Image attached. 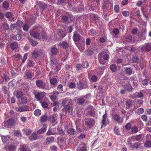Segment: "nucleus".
<instances>
[{"label":"nucleus","instance_id":"nucleus-6","mask_svg":"<svg viewBox=\"0 0 151 151\" xmlns=\"http://www.w3.org/2000/svg\"><path fill=\"white\" fill-rule=\"evenodd\" d=\"M39 28L37 27H33L30 30V33L31 36L36 39H41V35L38 32Z\"/></svg>","mask_w":151,"mask_h":151},{"label":"nucleus","instance_id":"nucleus-64","mask_svg":"<svg viewBox=\"0 0 151 151\" xmlns=\"http://www.w3.org/2000/svg\"><path fill=\"white\" fill-rule=\"evenodd\" d=\"M79 47H82L83 48L85 47V41L83 39H81L79 42Z\"/></svg>","mask_w":151,"mask_h":151},{"label":"nucleus","instance_id":"nucleus-19","mask_svg":"<svg viewBox=\"0 0 151 151\" xmlns=\"http://www.w3.org/2000/svg\"><path fill=\"white\" fill-rule=\"evenodd\" d=\"M24 77L25 79H31L32 76L30 71L27 70L24 73Z\"/></svg>","mask_w":151,"mask_h":151},{"label":"nucleus","instance_id":"nucleus-1","mask_svg":"<svg viewBox=\"0 0 151 151\" xmlns=\"http://www.w3.org/2000/svg\"><path fill=\"white\" fill-rule=\"evenodd\" d=\"M78 81L77 83L78 88L80 90L87 88L88 86L86 78L82 76L78 77Z\"/></svg>","mask_w":151,"mask_h":151},{"label":"nucleus","instance_id":"nucleus-12","mask_svg":"<svg viewBox=\"0 0 151 151\" xmlns=\"http://www.w3.org/2000/svg\"><path fill=\"white\" fill-rule=\"evenodd\" d=\"M87 110H88L87 114L91 116H95V115L93 107L91 106H88L87 108Z\"/></svg>","mask_w":151,"mask_h":151},{"label":"nucleus","instance_id":"nucleus-53","mask_svg":"<svg viewBox=\"0 0 151 151\" xmlns=\"http://www.w3.org/2000/svg\"><path fill=\"white\" fill-rule=\"evenodd\" d=\"M113 32L114 34L115 35H114V37H117L119 32V31L118 29L117 28L114 29L113 30Z\"/></svg>","mask_w":151,"mask_h":151},{"label":"nucleus","instance_id":"nucleus-24","mask_svg":"<svg viewBox=\"0 0 151 151\" xmlns=\"http://www.w3.org/2000/svg\"><path fill=\"white\" fill-rule=\"evenodd\" d=\"M59 45L64 49H66L68 47V44L67 42L65 41H62L60 42Z\"/></svg>","mask_w":151,"mask_h":151},{"label":"nucleus","instance_id":"nucleus-30","mask_svg":"<svg viewBox=\"0 0 151 151\" xmlns=\"http://www.w3.org/2000/svg\"><path fill=\"white\" fill-rule=\"evenodd\" d=\"M48 119V117L47 115L45 114L41 117L40 122L41 123L45 122Z\"/></svg>","mask_w":151,"mask_h":151},{"label":"nucleus","instance_id":"nucleus-17","mask_svg":"<svg viewBox=\"0 0 151 151\" xmlns=\"http://www.w3.org/2000/svg\"><path fill=\"white\" fill-rule=\"evenodd\" d=\"M17 111L20 112L25 111H29L28 107L27 105H21L17 109Z\"/></svg>","mask_w":151,"mask_h":151},{"label":"nucleus","instance_id":"nucleus-48","mask_svg":"<svg viewBox=\"0 0 151 151\" xmlns=\"http://www.w3.org/2000/svg\"><path fill=\"white\" fill-rule=\"evenodd\" d=\"M66 35V33L63 30H60L58 33V35L60 37L63 38Z\"/></svg>","mask_w":151,"mask_h":151},{"label":"nucleus","instance_id":"nucleus-52","mask_svg":"<svg viewBox=\"0 0 151 151\" xmlns=\"http://www.w3.org/2000/svg\"><path fill=\"white\" fill-rule=\"evenodd\" d=\"M24 24L23 22L21 20H18L16 23V24L18 27L20 28L22 27Z\"/></svg>","mask_w":151,"mask_h":151},{"label":"nucleus","instance_id":"nucleus-44","mask_svg":"<svg viewBox=\"0 0 151 151\" xmlns=\"http://www.w3.org/2000/svg\"><path fill=\"white\" fill-rule=\"evenodd\" d=\"M20 103L23 104H26L27 102V98L25 96H23L19 99Z\"/></svg>","mask_w":151,"mask_h":151},{"label":"nucleus","instance_id":"nucleus-25","mask_svg":"<svg viewBox=\"0 0 151 151\" xmlns=\"http://www.w3.org/2000/svg\"><path fill=\"white\" fill-rule=\"evenodd\" d=\"M47 125L46 124H44L43 125L42 128H41V129H39L37 131V133L38 134H40L44 133V132H46V128H47Z\"/></svg>","mask_w":151,"mask_h":151},{"label":"nucleus","instance_id":"nucleus-7","mask_svg":"<svg viewBox=\"0 0 151 151\" xmlns=\"http://www.w3.org/2000/svg\"><path fill=\"white\" fill-rule=\"evenodd\" d=\"M113 5L109 0H103L102 9L103 12H106L107 10L112 7Z\"/></svg>","mask_w":151,"mask_h":151},{"label":"nucleus","instance_id":"nucleus-37","mask_svg":"<svg viewBox=\"0 0 151 151\" xmlns=\"http://www.w3.org/2000/svg\"><path fill=\"white\" fill-rule=\"evenodd\" d=\"M68 132L69 134L73 136L76 133V130L73 128H70L68 130Z\"/></svg>","mask_w":151,"mask_h":151},{"label":"nucleus","instance_id":"nucleus-42","mask_svg":"<svg viewBox=\"0 0 151 151\" xmlns=\"http://www.w3.org/2000/svg\"><path fill=\"white\" fill-rule=\"evenodd\" d=\"M135 140L133 136L128 138L127 142L129 145L130 146L131 145H132L134 143L133 142Z\"/></svg>","mask_w":151,"mask_h":151},{"label":"nucleus","instance_id":"nucleus-21","mask_svg":"<svg viewBox=\"0 0 151 151\" xmlns=\"http://www.w3.org/2000/svg\"><path fill=\"white\" fill-rule=\"evenodd\" d=\"M37 4L42 11L45 10L47 7L45 4L42 2L38 1L37 2Z\"/></svg>","mask_w":151,"mask_h":151},{"label":"nucleus","instance_id":"nucleus-40","mask_svg":"<svg viewBox=\"0 0 151 151\" xmlns=\"http://www.w3.org/2000/svg\"><path fill=\"white\" fill-rule=\"evenodd\" d=\"M140 144L139 142H135L134 144L130 145V147L131 148L137 149L140 147Z\"/></svg>","mask_w":151,"mask_h":151},{"label":"nucleus","instance_id":"nucleus-60","mask_svg":"<svg viewBox=\"0 0 151 151\" xmlns=\"http://www.w3.org/2000/svg\"><path fill=\"white\" fill-rule=\"evenodd\" d=\"M49 120L52 123H53L55 121V117L53 115L50 116L48 118Z\"/></svg>","mask_w":151,"mask_h":151},{"label":"nucleus","instance_id":"nucleus-56","mask_svg":"<svg viewBox=\"0 0 151 151\" xmlns=\"http://www.w3.org/2000/svg\"><path fill=\"white\" fill-rule=\"evenodd\" d=\"M41 39L40 40H46L47 39V36L45 32H43L41 35Z\"/></svg>","mask_w":151,"mask_h":151},{"label":"nucleus","instance_id":"nucleus-26","mask_svg":"<svg viewBox=\"0 0 151 151\" xmlns=\"http://www.w3.org/2000/svg\"><path fill=\"white\" fill-rule=\"evenodd\" d=\"M1 27L4 31L7 30L9 28V24L5 22L2 24Z\"/></svg>","mask_w":151,"mask_h":151},{"label":"nucleus","instance_id":"nucleus-29","mask_svg":"<svg viewBox=\"0 0 151 151\" xmlns=\"http://www.w3.org/2000/svg\"><path fill=\"white\" fill-rule=\"evenodd\" d=\"M68 2L67 0H57V4L58 5L63 6L66 4Z\"/></svg>","mask_w":151,"mask_h":151},{"label":"nucleus","instance_id":"nucleus-10","mask_svg":"<svg viewBox=\"0 0 151 151\" xmlns=\"http://www.w3.org/2000/svg\"><path fill=\"white\" fill-rule=\"evenodd\" d=\"M124 83V84H123L122 86L124 90L128 92L133 91L134 88L132 87L129 82L127 81H125Z\"/></svg>","mask_w":151,"mask_h":151},{"label":"nucleus","instance_id":"nucleus-31","mask_svg":"<svg viewBox=\"0 0 151 151\" xmlns=\"http://www.w3.org/2000/svg\"><path fill=\"white\" fill-rule=\"evenodd\" d=\"M10 47L12 49L15 50L17 48L18 45L17 43L15 42H13L10 43Z\"/></svg>","mask_w":151,"mask_h":151},{"label":"nucleus","instance_id":"nucleus-2","mask_svg":"<svg viewBox=\"0 0 151 151\" xmlns=\"http://www.w3.org/2000/svg\"><path fill=\"white\" fill-rule=\"evenodd\" d=\"M61 17L62 22L66 24L70 23L75 20V17L71 13H67L64 15H62Z\"/></svg>","mask_w":151,"mask_h":151},{"label":"nucleus","instance_id":"nucleus-57","mask_svg":"<svg viewBox=\"0 0 151 151\" xmlns=\"http://www.w3.org/2000/svg\"><path fill=\"white\" fill-rule=\"evenodd\" d=\"M110 69L112 72H115L117 69L116 65L115 64L111 65L110 66Z\"/></svg>","mask_w":151,"mask_h":151},{"label":"nucleus","instance_id":"nucleus-58","mask_svg":"<svg viewBox=\"0 0 151 151\" xmlns=\"http://www.w3.org/2000/svg\"><path fill=\"white\" fill-rule=\"evenodd\" d=\"M7 147L8 150L10 151H14L16 149L15 146L11 145H8Z\"/></svg>","mask_w":151,"mask_h":151},{"label":"nucleus","instance_id":"nucleus-59","mask_svg":"<svg viewBox=\"0 0 151 151\" xmlns=\"http://www.w3.org/2000/svg\"><path fill=\"white\" fill-rule=\"evenodd\" d=\"M9 138L10 137L8 136H3L1 137L2 141L4 143H6Z\"/></svg>","mask_w":151,"mask_h":151},{"label":"nucleus","instance_id":"nucleus-5","mask_svg":"<svg viewBox=\"0 0 151 151\" xmlns=\"http://www.w3.org/2000/svg\"><path fill=\"white\" fill-rule=\"evenodd\" d=\"M98 57L100 63L104 65L106 63V60L109 59V55L108 54H105L104 52H102L99 54Z\"/></svg>","mask_w":151,"mask_h":151},{"label":"nucleus","instance_id":"nucleus-22","mask_svg":"<svg viewBox=\"0 0 151 151\" xmlns=\"http://www.w3.org/2000/svg\"><path fill=\"white\" fill-rule=\"evenodd\" d=\"M50 51L52 55H57L59 52L58 49L55 46L51 47Z\"/></svg>","mask_w":151,"mask_h":151},{"label":"nucleus","instance_id":"nucleus-47","mask_svg":"<svg viewBox=\"0 0 151 151\" xmlns=\"http://www.w3.org/2000/svg\"><path fill=\"white\" fill-rule=\"evenodd\" d=\"M85 101V99L83 97L79 98L78 99L77 103L78 104L81 105L84 104Z\"/></svg>","mask_w":151,"mask_h":151},{"label":"nucleus","instance_id":"nucleus-51","mask_svg":"<svg viewBox=\"0 0 151 151\" xmlns=\"http://www.w3.org/2000/svg\"><path fill=\"white\" fill-rule=\"evenodd\" d=\"M139 131L138 128L136 126H134L131 128V132L132 133H136Z\"/></svg>","mask_w":151,"mask_h":151},{"label":"nucleus","instance_id":"nucleus-34","mask_svg":"<svg viewBox=\"0 0 151 151\" xmlns=\"http://www.w3.org/2000/svg\"><path fill=\"white\" fill-rule=\"evenodd\" d=\"M20 150L21 151H27L30 149L29 148L28 146L25 145H20Z\"/></svg>","mask_w":151,"mask_h":151},{"label":"nucleus","instance_id":"nucleus-8","mask_svg":"<svg viewBox=\"0 0 151 151\" xmlns=\"http://www.w3.org/2000/svg\"><path fill=\"white\" fill-rule=\"evenodd\" d=\"M77 1L76 4L78 5H80L81 4L80 9H79V7L78 6L77 7H73L72 10L77 12H81L84 11V4L83 3L82 1L81 0H75V1Z\"/></svg>","mask_w":151,"mask_h":151},{"label":"nucleus","instance_id":"nucleus-4","mask_svg":"<svg viewBox=\"0 0 151 151\" xmlns=\"http://www.w3.org/2000/svg\"><path fill=\"white\" fill-rule=\"evenodd\" d=\"M72 100L70 99H65L62 101V105L66 112H69L71 109V104Z\"/></svg>","mask_w":151,"mask_h":151},{"label":"nucleus","instance_id":"nucleus-61","mask_svg":"<svg viewBox=\"0 0 151 151\" xmlns=\"http://www.w3.org/2000/svg\"><path fill=\"white\" fill-rule=\"evenodd\" d=\"M144 145L145 147L150 148L151 147V142L146 141L144 142Z\"/></svg>","mask_w":151,"mask_h":151},{"label":"nucleus","instance_id":"nucleus-18","mask_svg":"<svg viewBox=\"0 0 151 151\" xmlns=\"http://www.w3.org/2000/svg\"><path fill=\"white\" fill-rule=\"evenodd\" d=\"M89 16L95 22V24H97V22L99 21V19L97 15L91 14L89 15Z\"/></svg>","mask_w":151,"mask_h":151},{"label":"nucleus","instance_id":"nucleus-3","mask_svg":"<svg viewBox=\"0 0 151 151\" xmlns=\"http://www.w3.org/2000/svg\"><path fill=\"white\" fill-rule=\"evenodd\" d=\"M35 83L37 86L40 89L47 90L50 89L49 84L48 83H44L43 81L40 80H36Z\"/></svg>","mask_w":151,"mask_h":151},{"label":"nucleus","instance_id":"nucleus-41","mask_svg":"<svg viewBox=\"0 0 151 151\" xmlns=\"http://www.w3.org/2000/svg\"><path fill=\"white\" fill-rule=\"evenodd\" d=\"M58 130L57 131V134H58L60 135L61 136H62L65 134V131L63 129H60L58 127L57 128Z\"/></svg>","mask_w":151,"mask_h":151},{"label":"nucleus","instance_id":"nucleus-35","mask_svg":"<svg viewBox=\"0 0 151 151\" xmlns=\"http://www.w3.org/2000/svg\"><path fill=\"white\" fill-rule=\"evenodd\" d=\"M125 104L126 106V108L129 109L133 106V104L132 101L129 100L126 102Z\"/></svg>","mask_w":151,"mask_h":151},{"label":"nucleus","instance_id":"nucleus-38","mask_svg":"<svg viewBox=\"0 0 151 151\" xmlns=\"http://www.w3.org/2000/svg\"><path fill=\"white\" fill-rule=\"evenodd\" d=\"M29 25L27 23H24L22 27L23 30L25 32H27L30 28Z\"/></svg>","mask_w":151,"mask_h":151},{"label":"nucleus","instance_id":"nucleus-11","mask_svg":"<svg viewBox=\"0 0 151 151\" xmlns=\"http://www.w3.org/2000/svg\"><path fill=\"white\" fill-rule=\"evenodd\" d=\"M15 121L12 119L10 118L7 121H5L4 122V126L6 128L10 126H12L15 124Z\"/></svg>","mask_w":151,"mask_h":151},{"label":"nucleus","instance_id":"nucleus-43","mask_svg":"<svg viewBox=\"0 0 151 151\" xmlns=\"http://www.w3.org/2000/svg\"><path fill=\"white\" fill-rule=\"evenodd\" d=\"M124 40L128 42H132V36L131 35H128L126 36L123 39Z\"/></svg>","mask_w":151,"mask_h":151},{"label":"nucleus","instance_id":"nucleus-39","mask_svg":"<svg viewBox=\"0 0 151 151\" xmlns=\"http://www.w3.org/2000/svg\"><path fill=\"white\" fill-rule=\"evenodd\" d=\"M104 71V68L100 67L97 70V74L99 76H101L103 74Z\"/></svg>","mask_w":151,"mask_h":151},{"label":"nucleus","instance_id":"nucleus-49","mask_svg":"<svg viewBox=\"0 0 151 151\" xmlns=\"http://www.w3.org/2000/svg\"><path fill=\"white\" fill-rule=\"evenodd\" d=\"M149 80V78H147L142 80L141 83L142 85L143 86L147 85L148 84V81Z\"/></svg>","mask_w":151,"mask_h":151},{"label":"nucleus","instance_id":"nucleus-16","mask_svg":"<svg viewBox=\"0 0 151 151\" xmlns=\"http://www.w3.org/2000/svg\"><path fill=\"white\" fill-rule=\"evenodd\" d=\"M50 83L51 84V86H50V89L55 87L57 82V80L56 78L54 77L52 78L50 77Z\"/></svg>","mask_w":151,"mask_h":151},{"label":"nucleus","instance_id":"nucleus-23","mask_svg":"<svg viewBox=\"0 0 151 151\" xmlns=\"http://www.w3.org/2000/svg\"><path fill=\"white\" fill-rule=\"evenodd\" d=\"M139 40H144L145 39V31H142L141 32L140 34L138 35Z\"/></svg>","mask_w":151,"mask_h":151},{"label":"nucleus","instance_id":"nucleus-45","mask_svg":"<svg viewBox=\"0 0 151 151\" xmlns=\"http://www.w3.org/2000/svg\"><path fill=\"white\" fill-rule=\"evenodd\" d=\"M37 134L32 133L31 136L29 137V139L30 140H36L37 139Z\"/></svg>","mask_w":151,"mask_h":151},{"label":"nucleus","instance_id":"nucleus-15","mask_svg":"<svg viewBox=\"0 0 151 151\" xmlns=\"http://www.w3.org/2000/svg\"><path fill=\"white\" fill-rule=\"evenodd\" d=\"M35 97L37 100H40L43 98L46 95V93L44 92H42L41 93L36 92L34 93Z\"/></svg>","mask_w":151,"mask_h":151},{"label":"nucleus","instance_id":"nucleus-46","mask_svg":"<svg viewBox=\"0 0 151 151\" xmlns=\"http://www.w3.org/2000/svg\"><path fill=\"white\" fill-rule=\"evenodd\" d=\"M54 139V137H47L46 140V143L48 145L50 144L51 142L53 141Z\"/></svg>","mask_w":151,"mask_h":151},{"label":"nucleus","instance_id":"nucleus-50","mask_svg":"<svg viewBox=\"0 0 151 151\" xmlns=\"http://www.w3.org/2000/svg\"><path fill=\"white\" fill-rule=\"evenodd\" d=\"M34 114L36 116H39L41 114V111L40 110L37 109L35 111Z\"/></svg>","mask_w":151,"mask_h":151},{"label":"nucleus","instance_id":"nucleus-28","mask_svg":"<svg viewBox=\"0 0 151 151\" xmlns=\"http://www.w3.org/2000/svg\"><path fill=\"white\" fill-rule=\"evenodd\" d=\"M32 57L34 59H37L40 55L38 51L37 50H35L34 51L32 52Z\"/></svg>","mask_w":151,"mask_h":151},{"label":"nucleus","instance_id":"nucleus-27","mask_svg":"<svg viewBox=\"0 0 151 151\" xmlns=\"http://www.w3.org/2000/svg\"><path fill=\"white\" fill-rule=\"evenodd\" d=\"M106 114H104L103 115V119L102 121L101 122V127H105L106 125V120H107V119L106 118Z\"/></svg>","mask_w":151,"mask_h":151},{"label":"nucleus","instance_id":"nucleus-62","mask_svg":"<svg viewBox=\"0 0 151 151\" xmlns=\"http://www.w3.org/2000/svg\"><path fill=\"white\" fill-rule=\"evenodd\" d=\"M89 34V35H90L91 36H93L97 34V33L95 30L94 29H91L90 31Z\"/></svg>","mask_w":151,"mask_h":151},{"label":"nucleus","instance_id":"nucleus-55","mask_svg":"<svg viewBox=\"0 0 151 151\" xmlns=\"http://www.w3.org/2000/svg\"><path fill=\"white\" fill-rule=\"evenodd\" d=\"M85 53L87 55L90 56L93 55V51L91 49H88L85 51Z\"/></svg>","mask_w":151,"mask_h":151},{"label":"nucleus","instance_id":"nucleus-20","mask_svg":"<svg viewBox=\"0 0 151 151\" xmlns=\"http://www.w3.org/2000/svg\"><path fill=\"white\" fill-rule=\"evenodd\" d=\"M81 37V35L77 32H75L74 33L73 38L74 41L75 42H79V41L80 40Z\"/></svg>","mask_w":151,"mask_h":151},{"label":"nucleus","instance_id":"nucleus-63","mask_svg":"<svg viewBox=\"0 0 151 151\" xmlns=\"http://www.w3.org/2000/svg\"><path fill=\"white\" fill-rule=\"evenodd\" d=\"M82 65L83 67V68H87L89 66V63L87 61L83 62Z\"/></svg>","mask_w":151,"mask_h":151},{"label":"nucleus","instance_id":"nucleus-36","mask_svg":"<svg viewBox=\"0 0 151 151\" xmlns=\"http://www.w3.org/2000/svg\"><path fill=\"white\" fill-rule=\"evenodd\" d=\"M16 93V96L18 99H20V98L23 96V93L22 91H17L15 92Z\"/></svg>","mask_w":151,"mask_h":151},{"label":"nucleus","instance_id":"nucleus-54","mask_svg":"<svg viewBox=\"0 0 151 151\" xmlns=\"http://www.w3.org/2000/svg\"><path fill=\"white\" fill-rule=\"evenodd\" d=\"M65 138L63 137H60L57 138V140L58 141V143L59 145V144L62 143L64 141Z\"/></svg>","mask_w":151,"mask_h":151},{"label":"nucleus","instance_id":"nucleus-13","mask_svg":"<svg viewBox=\"0 0 151 151\" xmlns=\"http://www.w3.org/2000/svg\"><path fill=\"white\" fill-rule=\"evenodd\" d=\"M113 119L118 123L121 124L123 121V118H121L120 116L118 114H116L113 117Z\"/></svg>","mask_w":151,"mask_h":151},{"label":"nucleus","instance_id":"nucleus-33","mask_svg":"<svg viewBox=\"0 0 151 151\" xmlns=\"http://www.w3.org/2000/svg\"><path fill=\"white\" fill-rule=\"evenodd\" d=\"M125 72L127 75H130L132 73V68L131 67H126L125 68Z\"/></svg>","mask_w":151,"mask_h":151},{"label":"nucleus","instance_id":"nucleus-32","mask_svg":"<svg viewBox=\"0 0 151 151\" xmlns=\"http://www.w3.org/2000/svg\"><path fill=\"white\" fill-rule=\"evenodd\" d=\"M145 50L147 52H149L151 50V43H146L145 45Z\"/></svg>","mask_w":151,"mask_h":151},{"label":"nucleus","instance_id":"nucleus-9","mask_svg":"<svg viewBox=\"0 0 151 151\" xmlns=\"http://www.w3.org/2000/svg\"><path fill=\"white\" fill-rule=\"evenodd\" d=\"M86 126L90 128L93 127L95 124L94 120L92 118H85L84 119Z\"/></svg>","mask_w":151,"mask_h":151},{"label":"nucleus","instance_id":"nucleus-14","mask_svg":"<svg viewBox=\"0 0 151 151\" xmlns=\"http://www.w3.org/2000/svg\"><path fill=\"white\" fill-rule=\"evenodd\" d=\"M57 130L58 129L56 127L49 129L46 133V134L47 136L56 135Z\"/></svg>","mask_w":151,"mask_h":151}]
</instances>
